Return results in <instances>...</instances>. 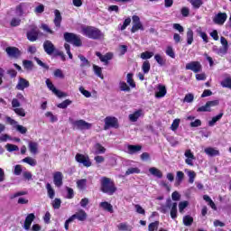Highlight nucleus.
Wrapping results in <instances>:
<instances>
[{"instance_id":"15","label":"nucleus","mask_w":231,"mask_h":231,"mask_svg":"<svg viewBox=\"0 0 231 231\" xmlns=\"http://www.w3.org/2000/svg\"><path fill=\"white\" fill-rule=\"evenodd\" d=\"M5 51L11 59H19L21 56V51L17 47H7Z\"/></svg>"},{"instance_id":"29","label":"nucleus","mask_w":231,"mask_h":231,"mask_svg":"<svg viewBox=\"0 0 231 231\" xmlns=\"http://www.w3.org/2000/svg\"><path fill=\"white\" fill-rule=\"evenodd\" d=\"M187 37V44L190 45L192 42H194V32L192 29L189 28L186 33Z\"/></svg>"},{"instance_id":"28","label":"nucleus","mask_w":231,"mask_h":231,"mask_svg":"<svg viewBox=\"0 0 231 231\" xmlns=\"http://www.w3.org/2000/svg\"><path fill=\"white\" fill-rule=\"evenodd\" d=\"M39 149V143L36 142H29V151L32 154H37Z\"/></svg>"},{"instance_id":"34","label":"nucleus","mask_w":231,"mask_h":231,"mask_svg":"<svg viewBox=\"0 0 231 231\" xmlns=\"http://www.w3.org/2000/svg\"><path fill=\"white\" fill-rule=\"evenodd\" d=\"M23 66L27 71H32V69H33V61L30 60H24L23 61Z\"/></svg>"},{"instance_id":"43","label":"nucleus","mask_w":231,"mask_h":231,"mask_svg":"<svg viewBox=\"0 0 231 231\" xmlns=\"http://www.w3.org/2000/svg\"><path fill=\"white\" fill-rule=\"evenodd\" d=\"M113 59V53L108 52L106 55H103L101 58V62H105V64H109V60Z\"/></svg>"},{"instance_id":"60","label":"nucleus","mask_w":231,"mask_h":231,"mask_svg":"<svg viewBox=\"0 0 231 231\" xmlns=\"http://www.w3.org/2000/svg\"><path fill=\"white\" fill-rule=\"evenodd\" d=\"M178 127H180V119H175L171 124V131H177Z\"/></svg>"},{"instance_id":"56","label":"nucleus","mask_w":231,"mask_h":231,"mask_svg":"<svg viewBox=\"0 0 231 231\" xmlns=\"http://www.w3.org/2000/svg\"><path fill=\"white\" fill-rule=\"evenodd\" d=\"M197 33L203 39L204 42H208V36L201 31V28L197 29Z\"/></svg>"},{"instance_id":"25","label":"nucleus","mask_w":231,"mask_h":231,"mask_svg":"<svg viewBox=\"0 0 231 231\" xmlns=\"http://www.w3.org/2000/svg\"><path fill=\"white\" fill-rule=\"evenodd\" d=\"M26 7L25 3H21L20 5H16L15 7V14L18 17H23L24 15V8Z\"/></svg>"},{"instance_id":"8","label":"nucleus","mask_w":231,"mask_h":231,"mask_svg":"<svg viewBox=\"0 0 231 231\" xmlns=\"http://www.w3.org/2000/svg\"><path fill=\"white\" fill-rule=\"evenodd\" d=\"M6 122L7 124H10V125H14L16 131L20 133L21 134H26L28 133V129L21 125H17V121L12 119L10 116H6Z\"/></svg>"},{"instance_id":"36","label":"nucleus","mask_w":231,"mask_h":231,"mask_svg":"<svg viewBox=\"0 0 231 231\" xmlns=\"http://www.w3.org/2000/svg\"><path fill=\"white\" fill-rule=\"evenodd\" d=\"M192 223H194V218L190 217L189 215L183 217V225L185 226H191Z\"/></svg>"},{"instance_id":"58","label":"nucleus","mask_w":231,"mask_h":231,"mask_svg":"<svg viewBox=\"0 0 231 231\" xmlns=\"http://www.w3.org/2000/svg\"><path fill=\"white\" fill-rule=\"evenodd\" d=\"M34 60L37 62L38 66H41V68H43L44 69H50V66L42 62V60H41L39 58L34 57Z\"/></svg>"},{"instance_id":"22","label":"nucleus","mask_w":231,"mask_h":231,"mask_svg":"<svg viewBox=\"0 0 231 231\" xmlns=\"http://www.w3.org/2000/svg\"><path fill=\"white\" fill-rule=\"evenodd\" d=\"M33 219H35V215L33 213H31L26 217L24 225H23L24 230H30V226H32V223H33Z\"/></svg>"},{"instance_id":"37","label":"nucleus","mask_w":231,"mask_h":231,"mask_svg":"<svg viewBox=\"0 0 231 231\" xmlns=\"http://www.w3.org/2000/svg\"><path fill=\"white\" fill-rule=\"evenodd\" d=\"M184 178L185 173H183V171H177L175 185H181V182L183 181Z\"/></svg>"},{"instance_id":"63","label":"nucleus","mask_w":231,"mask_h":231,"mask_svg":"<svg viewBox=\"0 0 231 231\" xmlns=\"http://www.w3.org/2000/svg\"><path fill=\"white\" fill-rule=\"evenodd\" d=\"M21 24V19L19 18H13L11 20L10 25L13 27L19 26Z\"/></svg>"},{"instance_id":"23","label":"nucleus","mask_w":231,"mask_h":231,"mask_svg":"<svg viewBox=\"0 0 231 231\" xmlns=\"http://www.w3.org/2000/svg\"><path fill=\"white\" fill-rule=\"evenodd\" d=\"M142 115H143V111L142 109H139L137 111H135L133 114H130L128 116V118L130 120V122H138V118H140V116H142Z\"/></svg>"},{"instance_id":"57","label":"nucleus","mask_w":231,"mask_h":231,"mask_svg":"<svg viewBox=\"0 0 231 231\" xmlns=\"http://www.w3.org/2000/svg\"><path fill=\"white\" fill-rule=\"evenodd\" d=\"M154 60H156V62L158 63L159 66H164L165 65V60H163L162 55L156 54L154 56Z\"/></svg>"},{"instance_id":"9","label":"nucleus","mask_w":231,"mask_h":231,"mask_svg":"<svg viewBox=\"0 0 231 231\" xmlns=\"http://www.w3.org/2000/svg\"><path fill=\"white\" fill-rule=\"evenodd\" d=\"M45 84H46L47 88L50 89V91H52V93L54 95H56V97H58L59 98L67 97L66 93L57 89L55 88V86L53 85V83L49 79H46Z\"/></svg>"},{"instance_id":"11","label":"nucleus","mask_w":231,"mask_h":231,"mask_svg":"<svg viewBox=\"0 0 231 231\" xmlns=\"http://www.w3.org/2000/svg\"><path fill=\"white\" fill-rule=\"evenodd\" d=\"M75 160L78 162V163H81V165L84 167H91V161L89 160L88 156H85L82 153H77Z\"/></svg>"},{"instance_id":"46","label":"nucleus","mask_w":231,"mask_h":231,"mask_svg":"<svg viewBox=\"0 0 231 231\" xmlns=\"http://www.w3.org/2000/svg\"><path fill=\"white\" fill-rule=\"evenodd\" d=\"M72 101L69 99H66L65 101L60 103L57 107H59L60 109H66V107H68V106H71Z\"/></svg>"},{"instance_id":"26","label":"nucleus","mask_w":231,"mask_h":231,"mask_svg":"<svg viewBox=\"0 0 231 231\" xmlns=\"http://www.w3.org/2000/svg\"><path fill=\"white\" fill-rule=\"evenodd\" d=\"M100 208H103V210H106V212H110V214H113V205L107 201L101 202L99 204Z\"/></svg>"},{"instance_id":"17","label":"nucleus","mask_w":231,"mask_h":231,"mask_svg":"<svg viewBox=\"0 0 231 231\" xmlns=\"http://www.w3.org/2000/svg\"><path fill=\"white\" fill-rule=\"evenodd\" d=\"M227 15L226 13H218L215 17L213 18V22L215 24H225V22L226 21Z\"/></svg>"},{"instance_id":"39","label":"nucleus","mask_w":231,"mask_h":231,"mask_svg":"<svg viewBox=\"0 0 231 231\" xmlns=\"http://www.w3.org/2000/svg\"><path fill=\"white\" fill-rule=\"evenodd\" d=\"M94 149L96 154H104L106 152V149L100 143H96Z\"/></svg>"},{"instance_id":"64","label":"nucleus","mask_w":231,"mask_h":231,"mask_svg":"<svg viewBox=\"0 0 231 231\" xmlns=\"http://www.w3.org/2000/svg\"><path fill=\"white\" fill-rule=\"evenodd\" d=\"M43 12H44V5H42V4H40L34 9L35 14H42Z\"/></svg>"},{"instance_id":"44","label":"nucleus","mask_w":231,"mask_h":231,"mask_svg":"<svg viewBox=\"0 0 231 231\" xmlns=\"http://www.w3.org/2000/svg\"><path fill=\"white\" fill-rule=\"evenodd\" d=\"M142 69L144 74H147L149 73V71H151V63L149 62V60L143 61Z\"/></svg>"},{"instance_id":"10","label":"nucleus","mask_w":231,"mask_h":231,"mask_svg":"<svg viewBox=\"0 0 231 231\" xmlns=\"http://www.w3.org/2000/svg\"><path fill=\"white\" fill-rule=\"evenodd\" d=\"M110 127L116 129L118 127V119L116 117L107 116L105 118V131H107Z\"/></svg>"},{"instance_id":"4","label":"nucleus","mask_w":231,"mask_h":231,"mask_svg":"<svg viewBox=\"0 0 231 231\" xmlns=\"http://www.w3.org/2000/svg\"><path fill=\"white\" fill-rule=\"evenodd\" d=\"M63 39L66 42H69V44H73V46H76L77 48H79L80 46H82V40L80 39V35H78L76 33L64 32Z\"/></svg>"},{"instance_id":"32","label":"nucleus","mask_w":231,"mask_h":231,"mask_svg":"<svg viewBox=\"0 0 231 231\" xmlns=\"http://www.w3.org/2000/svg\"><path fill=\"white\" fill-rule=\"evenodd\" d=\"M149 172L152 173V176H156V178H163V173L162 171L158 170V168L152 167L149 169Z\"/></svg>"},{"instance_id":"27","label":"nucleus","mask_w":231,"mask_h":231,"mask_svg":"<svg viewBox=\"0 0 231 231\" xmlns=\"http://www.w3.org/2000/svg\"><path fill=\"white\" fill-rule=\"evenodd\" d=\"M78 57L81 61L80 68H89L91 66V62L84 55L79 54Z\"/></svg>"},{"instance_id":"2","label":"nucleus","mask_w":231,"mask_h":231,"mask_svg":"<svg viewBox=\"0 0 231 231\" xmlns=\"http://www.w3.org/2000/svg\"><path fill=\"white\" fill-rule=\"evenodd\" d=\"M101 191L104 194H108V196H113L115 192H116V186H115V182L111 180V179L107 177H103L101 180Z\"/></svg>"},{"instance_id":"59","label":"nucleus","mask_w":231,"mask_h":231,"mask_svg":"<svg viewBox=\"0 0 231 231\" xmlns=\"http://www.w3.org/2000/svg\"><path fill=\"white\" fill-rule=\"evenodd\" d=\"M221 86L223 88H228V89H231V79L230 78H226V79H224L221 82Z\"/></svg>"},{"instance_id":"40","label":"nucleus","mask_w":231,"mask_h":231,"mask_svg":"<svg viewBox=\"0 0 231 231\" xmlns=\"http://www.w3.org/2000/svg\"><path fill=\"white\" fill-rule=\"evenodd\" d=\"M23 163H28L31 167H35L37 165V161L32 157H25L23 159Z\"/></svg>"},{"instance_id":"49","label":"nucleus","mask_w":231,"mask_h":231,"mask_svg":"<svg viewBox=\"0 0 231 231\" xmlns=\"http://www.w3.org/2000/svg\"><path fill=\"white\" fill-rule=\"evenodd\" d=\"M166 55H168V57H171V59L176 58V53L174 52V49H172V46H168L167 47Z\"/></svg>"},{"instance_id":"13","label":"nucleus","mask_w":231,"mask_h":231,"mask_svg":"<svg viewBox=\"0 0 231 231\" xmlns=\"http://www.w3.org/2000/svg\"><path fill=\"white\" fill-rule=\"evenodd\" d=\"M186 69H189L190 71H193V73H199V71L203 69V67L199 61H190L186 64Z\"/></svg>"},{"instance_id":"33","label":"nucleus","mask_w":231,"mask_h":231,"mask_svg":"<svg viewBox=\"0 0 231 231\" xmlns=\"http://www.w3.org/2000/svg\"><path fill=\"white\" fill-rule=\"evenodd\" d=\"M77 187L79 190H84L88 187V180L81 179L77 180Z\"/></svg>"},{"instance_id":"50","label":"nucleus","mask_w":231,"mask_h":231,"mask_svg":"<svg viewBox=\"0 0 231 231\" xmlns=\"http://www.w3.org/2000/svg\"><path fill=\"white\" fill-rule=\"evenodd\" d=\"M183 102H187V104H192V102H194V94L192 93H189L186 94Z\"/></svg>"},{"instance_id":"41","label":"nucleus","mask_w":231,"mask_h":231,"mask_svg":"<svg viewBox=\"0 0 231 231\" xmlns=\"http://www.w3.org/2000/svg\"><path fill=\"white\" fill-rule=\"evenodd\" d=\"M119 89L120 91H125L126 93H129L131 91V87L127 85L125 81H121L119 83Z\"/></svg>"},{"instance_id":"61","label":"nucleus","mask_w":231,"mask_h":231,"mask_svg":"<svg viewBox=\"0 0 231 231\" xmlns=\"http://www.w3.org/2000/svg\"><path fill=\"white\" fill-rule=\"evenodd\" d=\"M60 203H62V201H60V199H55L52 202L53 208L55 209L60 208Z\"/></svg>"},{"instance_id":"48","label":"nucleus","mask_w":231,"mask_h":231,"mask_svg":"<svg viewBox=\"0 0 231 231\" xmlns=\"http://www.w3.org/2000/svg\"><path fill=\"white\" fill-rule=\"evenodd\" d=\"M153 56H154V52H151V51H144L141 53V59H143V60H147V59H151Z\"/></svg>"},{"instance_id":"18","label":"nucleus","mask_w":231,"mask_h":231,"mask_svg":"<svg viewBox=\"0 0 231 231\" xmlns=\"http://www.w3.org/2000/svg\"><path fill=\"white\" fill-rule=\"evenodd\" d=\"M70 218H72V221H75V219H78L79 221H86V219H88V214L84 209H80L79 212L72 215Z\"/></svg>"},{"instance_id":"51","label":"nucleus","mask_w":231,"mask_h":231,"mask_svg":"<svg viewBox=\"0 0 231 231\" xmlns=\"http://www.w3.org/2000/svg\"><path fill=\"white\" fill-rule=\"evenodd\" d=\"M5 149L8 151V152H14V151H19V146L12 143H7L5 145Z\"/></svg>"},{"instance_id":"16","label":"nucleus","mask_w":231,"mask_h":231,"mask_svg":"<svg viewBox=\"0 0 231 231\" xmlns=\"http://www.w3.org/2000/svg\"><path fill=\"white\" fill-rule=\"evenodd\" d=\"M62 180H64V176L62 175V172L56 171L53 173V183L55 187L60 188L63 184Z\"/></svg>"},{"instance_id":"35","label":"nucleus","mask_w":231,"mask_h":231,"mask_svg":"<svg viewBox=\"0 0 231 231\" xmlns=\"http://www.w3.org/2000/svg\"><path fill=\"white\" fill-rule=\"evenodd\" d=\"M46 189H47V194H48L50 199H53V198H55V189H53V188L51 187V184H50V182H48L46 184Z\"/></svg>"},{"instance_id":"62","label":"nucleus","mask_w":231,"mask_h":231,"mask_svg":"<svg viewBox=\"0 0 231 231\" xmlns=\"http://www.w3.org/2000/svg\"><path fill=\"white\" fill-rule=\"evenodd\" d=\"M45 116H47V118H51V122L53 123V122H57V120H59L57 118L56 116H54L51 112H47L45 114Z\"/></svg>"},{"instance_id":"53","label":"nucleus","mask_w":231,"mask_h":231,"mask_svg":"<svg viewBox=\"0 0 231 231\" xmlns=\"http://www.w3.org/2000/svg\"><path fill=\"white\" fill-rule=\"evenodd\" d=\"M189 3L192 5L193 8H200L203 5V0H189Z\"/></svg>"},{"instance_id":"24","label":"nucleus","mask_w":231,"mask_h":231,"mask_svg":"<svg viewBox=\"0 0 231 231\" xmlns=\"http://www.w3.org/2000/svg\"><path fill=\"white\" fill-rule=\"evenodd\" d=\"M165 95H167V88L163 85H159L158 92L155 93L156 98H162Z\"/></svg>"},{"instance_id":"55","label":"nucleus","mask_w":231,"mask_h":231,"mask_svg":"<svg viewBox=\"0 0 231 231\" xmlns=\"http://www.w3.org/2000/svg\"><path fill=\"white\" fill-rule=\"evenodd\" d=\"M187 174L189 176V183H194V180L196 179V172L194 171H188Z\"/></svg>"},{"instance_id":"12","label":"nucleus","mask_w":231,"mask_h":231,"mask_svg":"<svg viewBox=\"0 0 231 231\" xmlns=\"http://www.w3.org/2000/svg\"><path fill=\"white\" fill-rule=\"evenodd\" d=\"M43 50L47 55L51 56L53 55V53H55L57 48H55V45L53 44V42H51V41L46 40L43 42Z\"/></svg>"},{"instance_id":"54","label":"nucleus","mask_w":231,"mask_h":231,"mask_svg":"<svg viewBox=\"0 0 231 231\" xmlns=\"http://www.w3.org/2000/svg\"><path fill=\"white\" fill-rule=\"evenodd\" d=\"M159 225H160L159 221L152 222V223L149 224L148 230L149 231H156V230H158Z\"/></svg>"},{"instance_id":"38","label":"nucleus","mask_w":231,"mask_h":231,"mask_svg":"<svg viewBox=\"0 0 231 231\" xmlns=\"http://www.w3.org/2000/svg\"><path fill=\"white\" fill-rule=\"evenodd\" d=\"M223 118V113L218 114L217 116L212 117V120L208 122L209 127H214L217 122H219V119Z\"/></svg>"},{"instance_id":"20","label":"nucleus","mask_w":231,"mask_h":231,"mask_svg":"<svg viewBox=\"0 0 231 231\" xmlns=\"http://www.w3.org/2000/svg\"><path fill=\"white\" fill-rule=\"evenodd\" d=\"M26 88H30V82L23 78H20L18 84L16 85V89H19V91H24Z\"/></svg>"},{"instance_id":"42","label":"nucleus","mask_w":231,"mask_h":231,"mask_svg":"<svg viewBox=\"0 0 231 231\" xmlns=\"http://www.w3.org/2000/svg\"><path fill=\"white\" fill-rule=\"evenodd\" d=\"M126 82L131 88H136V83H134V79H133V73L127 74Z\"/></svg>"},{"instance_id":"1","label":"nucleus","mask_w":231,"mask_h":231,"mask_svg":"<svg viewBox=\"0 0 231 231\" xmlns=\"http://www.w3.org/2000/svg\"><path fill=\"white\" fill-rule=\"evenodd\" d=\"M159 210L162 214H167V212L171 210L170 214H171V219H176V217H178V203L172 202L171 199H168L166 200V204L162 205Z\"/></svg>"},{"instance_id":"3","label":"nucleus","mask_w":231,"mask_h":231,"mask_svg":"<svg viewBox=\"0 0 231 231\" xmlns=\"http://www.w3.org/2000/svg\"><path fill=\"white\" fill-rule=\"evenodd\" d=\"M81 32L85 37H88V39H93L95 41L104 37L102 32L97 27L93 26H86L82 27Z\"/></svg>"},{"instance_id":"14","label":"nucleus","mask_w":231,"mask_h":231,"mask_svg":"<svg viewBox=\"0 0 231 231\" xmlns=\"http://www.w3.org/2000/svg\"><path fill=\"white\" fill-rule=\"evenodd\" d=\"M132 21L134 23V25L131 29L132 33H136L138 30H143V25H142V23L140 22V16L134 15L132 17Z\"/></svg>"},{"instance_id":"45","label":"nucleus","mask_w":231,"mask_h":231,"mask_svg":"<svg viewBox=\"0 0 231 231\" xmlns=\"http://www.w3.org/2000/svg\"><path fill=\"white\" fill-rule=\"evenodd\" d=\"M93 69L97 77H99V79H104V76L102 75V68L98 67L97 65H93Z\"/></svg>"},{"instance_id":"7","label":"nucleus","mask_w":231,"mask_h":231,"mask_svg":"<svg viewBox=\"0 0 231 231\" xmlns=\"http://www.w3.org/2000/svg\"><path fill=\"white\" fill-rule=\"evenodd\" d=\"M216 106H219V100L208 101L206 105L199 107L197 109L198 113H210L212 109L211 107H216Z\"/></svg>"},{"instance_id":"52","label":"nucleus","mask_w":231,"mask_h":231,"mask_svg":"<svg viewBox=\"0 0 231 231\" xmlns=\"http://www.w3.org/2000/svg\"><path fill=\"white\" fill-rule=\"evenodd\" d=\"M131 174H140V169L138 168H128L125 171V176H129Z\"/></svg>"},{"instance_id":"5","label":"nucleus","mask_w":231,"mask_h":231,"mask_svg":"<svg viewBox=\"0 0 231 231\" xmlns=\"http://www.w3.org/2000/svg\"><path fill=\"white\" fill-rule=\"evenodd\" d=\"M69 122L73 129H77L78 131H88L92 127L91 123H88L84 119L73 120L69 118Z\"/></svg>"},{"instance_id":"21","label":"nucleus","mask_w":231,"mask_h":231,"mask_svg":"<svg viewBox=\"0 0 231 231\" xmlns=\"http://www.w3.org/2000/svg\"><path fill=\"white\" fill-rule=\"evenodd\" d=\"M140 151H142V145L140 144H137V145H133V144H129L127 146V151L126 152L128 154H137V152H140Z\"/></svg>"},{"instance_id":"6","label":"nucleus","mask_w":231,"mask_h":231,"mask_svg":"<svg viewBox=\"0 0 231 231\" xmlns=\"http://www.w3.org/2000/svg\"><path fill=\"white\" fill-rule=\"evenodd\" d=\"M26 32V37L31 42H35L39 39V28L36 25H30Z\"/></svg>"},{"instance_id":"31","label":"nucleus","mask_w":231,"mask_h":231,"mask_svg":"<svg viewBox=\"0 0 231 231\" xmlns=\"http://www.w3.org/2000/svg\"><path fill=\"white\" fill-rule=\"evenodd\" d=\"M117 228L120 231H133V226L128 225L127 223H120L117 225Z\"/></svg>"},{"instance_id":"47","label":"nucleus","mask_w":231,"mask_h":231,"mask_svg":"<svg viewBox=\"0 0 231 231\" xmlns=\"http://www.w3.org/2000/svg\"><path fill=\"white\" fill-rule=\"evenodd\" d=\"M214 51H217V55H225L226 54V51H228L227 47H222L220 49H217V47H213Z\"/></svg>"},{"instance_id":"19","label":"nucleus","mask_w":231,"mask_h":231,"mask_svg":"<svg viewBox=\"0 0 231 231\" xmlns=\"http://www.w3.org/2000/svg\"><path fill=\"white\" fill-rule=\"evenodd\" d=\"M54 25L57 28V30H59V28H60V23H62V14H60V11H59L58 9H56L54 11Z\"/></svg>"},{"instance_id":"30","label":"nucleus","mask_w":231,"mask_h":231,"mask_svg":"<svg viewBox=\"0 0 231 231\" xmlns=\"http://www.w3.org/2000/svg\"><path fill=\"white\" fill-rule=\"evenodd\" d=\"M204 152H206V154H208V156H211V157L219 156V151L212 147L206 148Z\"/></svg>"}]
</instances>
